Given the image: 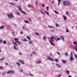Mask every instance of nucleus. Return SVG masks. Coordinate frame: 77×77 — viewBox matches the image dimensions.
<instances>
[{"mask_svg": "<svg viewBox=\"0 0 77 77\" xmlns=\"http://www.w3.org/2000/svg\"><path fill=\"white\" fill-rule=\"evenodd\" d=\"M14 40H15V42H17V44H19V45H20V44H21V42L18 41V39L17 38H15Z\"/></svg>", "mask_w": 77, "mask_h": 77, "instance_id": "6", "label": "nucleus"}, {"mask_svg": "<svg viewBox=\"0 0 77 77\" xmlns=\"http://www.w3.org/2000/svg\"><path fill=\"white\" fill-rule=\"evenodd\" d=\"M5 59V58L4 57H3L2 58L0 59V61H2L3 60Z\"/></svg>", "mask_w": 77, "mask_h": 77, "instance_id": "15", "label": "nucleus"}, {"mask_svg": "<svg viewBox=\"0 0 77 77\" xmlns=\"http://www.w3.org/2000/svg\"><path fill=\"white\" fill-rule=\"evenodd\" d=\"M19 11H20L21 12V11H22V9H21V6H19Z\"/></svg>", "mask_w": 77, "mask_h": 77, "instance_id": "14", "label": "nucleus"}, {"mask_svg": "<svg viewBox=\"0 0 77 77\" xmlns=\"http://www.w3.org/2000/svg\"><path fill=\"white\" fill-rule=\"evenodd\" d=\"M73 43L74 44V45H77V42H73Z\"/></svg>", "mask_w": 77, "mask_h": 77, "instance_id": "37", "label": "nucleus"}, {"mask_svg": "<svg viewBox=\"0 0 77 77\" xmlns=\"http://www.w3.org/2000/svg\"><path fill=\"white\" fill-rule=\"evenodd\" d=\"M5 27V26H2L0 27V29H3Z\"/></svg>", "mask_w": 77, "mask_h": 77, "instance_id": "22", "label": "nucleus"}, {"mask_svg": "<svg viewBox=\"0 0 77 77\" xmlns=\"http://www.w3.org/2000/svg\"><path fill=\"white\" fill-rule=\"evenodd\" d=\"M63 17L64 20V21H66V17L64 16V15H63Z\"/></svg>", "mask_w": 77, "mask_h": 77, "instance_id": "12", "label": "nucleus"}, {"mask_svg": "<svg viewBox=\"0 0 77 77\" xmlns=\"http://www.w3.org/2000/svg\"><path fill=\"white\" fill-rule=\"evenodd\" d=\"M66 72L67 75H69V72L68 70L66 71Z\"/></svg>", "mask_w": 77, "mask_h": 77, "instance_id": "24", "label": "nucleus"}, {"mask_svg": "<svg viewBox=\"0 0 77 77\" xmlns=\"http://www.w3.org/2000/svg\"><path fill=\"white\" fill-rule=\"evenodd\" d=\"M52 3L53 4H54V1H52Z\"/></svg>", "mask_w": 77, "mask_h": 77, "instance_id": "60", "label": "nucleus"}, {"mask_svg": "<svg viewBox=\"0 0 77 77\" xmlns=\"http://www.w3.org/2000/svg\"><path fill=\"white\" fill-rule=\"evenodd\" d=\"M70 56L72 57V56H72V52H71V54H70Z\"/></svg>", "mask_w": 77, "mask_h": 77, "instance_id": "40", "label": "nucleus"}, {"mask_svg": "<svg viewBox=\"0 0 77 77\" xmlns=\"http://www.w3.org/2000/svg\"><path fill=\"white\" fill-rule=\"evenodd\" d=\"M7 16H8V18H10V19H11L12 18H14V16H13L12 14H7Z\"/></svg>", "mask_w": 77, "mask_h": 77, "instance_id": "3", "label": "nucleus"}, {"mask_svg": "<svg viewBox=\"0 0 77 77\" xmlns=\"http://www.w3.org/2000/svg\"><path fill=\"white\" fill-rule=\"evenodd\" d=\"M35 5H36V6L38 5V2H37V1L35 2Z\"/></svg>", "mask_w": 77, "mask_h": 77, "instance_id": "50", "label": "nucleus"}, {"mask_svg": "<svg viewBox=\"0 0 77 77\" xmlns=\"http://www.w3.org/2000/svg\"><path fill=\"white\" fill-rule=\"evenodd\" d=\"M7 74H15V72H14V71H8L7 72Z\"/></svg>", "mask_w": 77, "mask_h": 77, "instance_id": "4", "label": "nucleus"}, {"mask_svg": "<svg viewBox=\"0 0 77 77\" xmlns=\"http://www.w3.org/2000/svg\"><path fill=\"white\" fill-rule=\"evenodd\" d=\"M22 14H24L25 15H26V13L23 11H21V12Z\"/></svg>", "mask_w": 77, "mask_h": 77, "instance_id": "27", "label": "nucleus"}, {"mask_svg": "<svg viewBox=\"0 0 77 77\" xmlns=\"http://www.w3.org/2000/svg\"><path fill=\"white\" fill-rule=\"evenodd\" d=\"M58 2V6H59L61 3V0H57Z\"/></svg>", "mask_w": 77, "mask_h": 77, "instance_id": "9", "label": "nucleus"}, {"mask_svg": "<svg viewBox=\"0 0 77 77\" xmlns=\"http://www.w3.org/2000/svg\"><path fill=\"white\" fill-rule=\"evenodd\" d=\"M54 12L55 14H59V12L57 11H56L55 10H54Z\"/></svg>", "mask_w": 77, "mask_h": 77, "instance_id": "25", "label": "nucleus"}, {"mask_svg": "<svg viewBox=\"0 0 77 77\" xmlns=\"http://www.w3.org/2000/svg\"><path fill=\"white\" fill-rule=\"evenodd\" d=\"M9 5H12L13 6H14V3L10 2L9 3Z\"/></svg>", "mask_w": 77, "mask_h": 77, "instance_id": "23", "label": "nucleus"}, {"mask_svg": "<svg viewBox=\"0 0 77 77\" xmlns=\"http://www.w3.org/2000/svg\"><path fill=\"white\" fill-rule=\"evenodd\" d=\"M13 25H14V26H16V25L15 24H14V23H13Z\"/></svg>", "mask_w": 77, "mask_h": 77, "instance_id": "63", "label": "nucleus"}, {"mask_svg": "<svg viewBox=\"0 0 77 77\" xmlns=\"http://www.w3.org/2000/svg\"><path fill=\"white\" fill-rule=\"evenodd\" d=\"M3 42V40L2 39H0V43H2Z\"/></svg>", "mask_w": 77, "mask_h": 77, "instance_id": "41", "label": "nucleus"}, {"mask_svg": "<svg viewBox=\"0 0 77 77\" xmlns=\"http://www.w3.org/2000/svg\"><path fill=\"white\" fill-rule=\"evenodd\" d=\"M57 54H59V55H60V53L59 52H57Z\"/></svg>", "mask_w": 77, "mask_h": 77, "instance_id": "58", "label": "nucleus"}, {"mask_svg": "<svg viewBox=\"0 0 77 77\" xmlns=\"http://www.w3.org/2000/svg\"><path fill=\"white\" fill-rule=\"evenodd\" d=\"M68 77H72V76H71L70 75H69Z\"/></svg>", "mask_w": 77, "mask_h": 77, "instance_id": "62", "label": "nucleus"}, {"mask_svg": "<svg viewBox=\"0 0 77 77\" xmlns=\"http://www.w3.org/2000/svg\"><path fill=\"white\" fill-rule=\"evenodd\" d=\"M55 62H58V60L57 59H55Z\"/></svg>", "mask_w": 77, "mask_h": 77, "instance_id": "47", "label": "nucleus"}, {"mask_svg": "<svg viewBox=\"0 0 77 77\" xmlns=\"http://www.w3.org/2000/svg\"><path fill=\"white\" fill-rule=\"evenodd\" d=\"M69 13V12L68 11H66V15H68Z\"/></svg>", "mask_w": 77, "mask_h": 77, "instance_id": "49", "label": "nucleus"}, {"mask_svg": "<svg viewBox=\"0 0 77 77\" xmlns=\"http://www.w3.org/2000/svg\"><path fill=\"white\" fill-rule=\"evenodd\" d=\"M55 65L57 66V67H59V68H60V67H61V66L57 63H56Z\"/></svg>", "mask_w": 77, "mask_h": 77, "instance_id": "8", "label": "nucleus"}, {"mask_svg": "<svg viewBox=\"0 0 77 77\" xmlns=\"http://www.w3.org/2000/svg\"><path fill=\"white\" fill-rule=\"evenodd\" d=\"M22 29H25V30H26V26H23V27H22Z\"/></svg>", "mask_w": 77, "mask_h": 77, "instance_id": "28", "label": "nucleus"}, {"mask_svg": "<svg viewBox=\"0 0 77 77\" xmlns=\"http://www.w3.org/2000/svg\"><path fill=\"white\" fill-rule=\"evenodd\" d=\"M14 50H17V47H16V46H14Z\"/></svg>", "mask_w": 77, "mask_h": 77, "instance_id": "30", "label": "nucleus"}, {"mask_svg": "<svg viewBox=\"0 0 77 77\" xmlns=\"http://www.w3.org/2000/svg\"><path fill=\"white\" fill-rule=\"evenodd\" d=\"M19 54L22 55V54H21V53L19 52Z\"/></svg>", "mask_w": 77, "mask_h": 77, "instance_id": "59", "label": "nucleus"}, {"mask_svg": "<svg viewBox=\"0 0 77 77\" xmlns=\"http://www.w3.org/2000/svg\"><path fill=\"white\" fill-rule=\"evenodd\" d=\"M46 9L48 11H49V7H48V6H47L46 7Z\"/></svg>", "mask_w": 77, "mask_h": 77, "instance_id": "33", "label": "nucleus"}, {"mask_svg": "<svg viewBox=\"0 0 77 77\" xmlns=\"http://www.w3.org/2000/svg\"><path fill=\"white\" fill-rule=\"evenodd\" d=\"M28 8H33V5H28Z\"/></svg>", "mask_w": 77, "mask_h": 77, "instance_id": "11", "label": "nucleus"}, {"mask_svg": "<svg viewBox=\"0 0 77 77\" xmlns=\"http://www.w3.org/2000/svg\"><path fill=\"white\" fill-rule=\"evenodd\" d=\"M20 72H23V70L22 69H20Z\"/></svg>", "mask_w": 77, "mask_h": 77, "instance_id": "45", "label": "nucleus"}, {"mask_svg": "<svg viewBox=\"0 0 77 77\" xmlns=\"http://www.w3.org/2000/svg\"><path fill=\"white\" fill-rule=\"evenodd\" d=\"M61 76V75L60 74H59V75H57V77H60Z\"/></svg>", "mask_w": 77, "mask_h": 77, "instance_id": "39", "label": "nucleus"}, {"mask_svg": "<svg viewBox=\"0 0 77 77\" xmlns=\"http://www.w3.org/2000/svg\"><path fill=\"white\" fill-rule=\"evenodd\" d=\"M50 39H51V42H54V39H55V41H56V42H57V41H58L60 40V38L58 37L57 38H56L54 37L53 36H52L50 38Z\"/></svg>", "mask_w": 77, "mask_h": 77, "instance_id": "1", "label": "nucleus"}, {"mask_svg": "<svg viewBox=\"0 0 77 77\" xmlns=\"http://www.w3.org/2000/svg\"><path fill=\"white\" fill-rule=\"evenodd\" d=\"M43 39H44V40H45V39H46V37L45 36L44 37Z\"/></svg>", "mask_w": 77, "mask_h": 77, "instance_id": "44", "label": "nucleus"}, {"mask_svg": "<svg viewBox=\"0 0 77 77\" xmlns=\"http://www.w3.org/2000/svg\"><path fill=\"white\" fill-rule=\"evenodd\" d=\"M47 59L48 60H51V61H52L53 62H54V59H53L51 57H47Z\"/></svg>", "mask_w": 77, "mask_h": 77, "instance_id": "5", "label": "nucleus"}, {"mask_svg": "<svg viewBox=\"0 0 77 77\" xmlns=\"http://www.w3.org/2000/svg\"><path fill=\"white\" fill-rule=\"evenodd\" d=\"M24 23H26L27 24H29V22L28 20H25L24 21Z\"/></svg>", "mask_w": 77, "mask_h": 77, "instance_id": "16", "label": "nucleus"}, {"mask_svg": "<svg viewBox=\"0 0 77 77\" xmlns=\"http://www.w3.org/2000/svg\"><path fill=\"white\" fill-rule=\"evenodd\" d=\"M17 14H18L19 16H20V13H19V12H18L17 11Z\"/></svg>", "mask_w": 77, "mask_h": 77, "instance_id": "38", "label": "nucleus"}, {"mask_svg": "<svg viewBox=\"0 0 77 77\" xmlns=\"http://www.w3.org/2000/svg\"><path fill=\"white\" fill-rule=\"evenodd\" d=\"M49 42L50 43V44L52 45H53V46H55V44H54V43L51 42V41H49Z\"/></svg>", "mask_w": 77, "mask_h": 77, "instance_id": "21", "label": "nucleus"}, {"mask_svg": "<svg viewBox=\"0 0 77 77\" xmlns=\"http://www.w3.org/2000/svg\"><path fill=\"white\" fill-rule=\"evenodd\" d=\"M66 32H69V30H68L66 29Z\"/></svg>", "mask_w": 77, "mask_h": 77, "instance_id": "51", "label": "nucleus"}, {"mask_svg": "<svg viewBox=\"0 0 77 77\" xmlns=\"http://www.w3.org/2000/svg\"><path fill=\"white\" fill-rule=\"evenodd\" d=\"M63 3L65 6H70V5H71V3H70V2L67 1L63 2Z\"/></svg>", "mask_w": 77, "mask_h": 77, "instance_id": "2", "label": "nucleus"}, {"mask_svg": "<svg viewBox=\"0 0 77 77\" xmlns=\"http://www.w3.org/2000/svg\"><path fill=\"white\" fill-rule=\"evenodd\" d=\"M15 1V2H18V0H14Z\"/></svg>", "mask_w": 77, "mask_h": 77, "instance_id": "61", "label": "nucleus"}, {"mask_svg": "<svg viewBox=\"0 0 77 77\" xmlns=\"http://www.w3.org/2000/svg\"><path fill=\"white\" fill-rule=\"evenodd\" d=\"M35 34L36 35H37V36H38L39 35V34L38 33H35Z\"/></svg>", "mask_w": 77, "mask_h": 77, "instance_id": "52", "label": "nucleus"}, {"mask_svg": "<svg viewBox=\"0 0 77 77\" xmlns=\"http://www.w3.org/2000/svg\"><path fill=\"white\" fill-rule=\"evenodd\" d=\"M5 64L6 65H8V63H5Z\"/></svg>", "mask_w": 77, "mask_h": 77, "instance_id": "57", "label": "nucleus"}, {"mask_svg": "<svg viewBox=\"0 0 77 77\" xmlns=\"http://www.w3.org/2000/svg\"><path fill=\"white\" fill-rule=\"evenodd\" d=\"M20 34H21V35H23V32H22V31H21L20 32Z\"/></svg>", "mask_w": 77, "mask_h": 77, "instance_id": "46", "label": "nucleus"}, {"mask_svg": "<svg viewBox=\"0 0 77 77\" xmlns=\"http://www.w3.org/2000/svg\"><path fill=\"white\" fill-rule=\"evenodd\" d=\"M27 38L29 39V40H30V37H29L28 36H27L26 37Z\"/></svg>", "mask_w": 77, "mask_h": 77, "instance_id": "31", "label": "nucleus"}, {"mask_svg": "<svg viewBox=\"0 0 77 77\" xmlns=\"http://www.w3.org/2000/svg\"><path fill=\"white\" fill-rule=\"evenodd\" d=\"M62 62H63V63L64 64H65L66 63V61L64 60H62Z\"/></svg>", "mask_w": 77, "mask_h": 77, "instance_id": "18", "label": "nucleus"}, {"mask_svg": "<svg viewBox=\"0 0 77 77\" xmlns=\"http://www.w3.org/2000/svg\"><path fill=\"white\" fill-rule=\"evenodd\" d=\"M13 44H14V45H15V46H17V43L15 42L13 43Z\"/></svg>", "mask_w": 77, "mask_h": 77, "instance_id": "35", "label": "nucleus"}, {"mask_svg": "<svg viewBox=\"0 0 77 77\" xmlns=\"http://www.w3.org/2000/svg\"><path fill=\"white\" fill-rule=\"evenodd\" d=\"M29 75H30L31 76H33V75L32 74H30Z\"/></svg>", "mask_w": 77, "mask_h": 77, "instance_id": "53", "label": "nucleus"}, {"mask_svg": "<svg viewBox=\"0 0 77 77\" xmlns=\"http://www.w3.org/2000/svg\"><path fill=\"white\" fill-rule=\"evenodd\" d=\"M74 48L75 50L77 52V45H75L74 47Z\"/></svg>", "mask_w": 77, "mask_h": 77, "instance_id": "10", "label": "nucleus"}, {"mask_svg": "<svg viewBox=\"0 0 77 77\" xmlns=\"http://www.w3.org/2000/svg\"><path fill=\"white\" fill-rule=\"evenodd\" d=\"M55 26L56 27H60V25H58L57 23L55 24Z\"/></svg>", "mask_w": 77, "mask_h": 77, "instance_id": "19", "label": "nucleus"}, {"mask_svg": "<svg viewBox=\"0 0 77 77\" xmlns=\"http://www.w3.org/2000/svg\"><path fill=\"white\" fill-rule=\"evenodd\" d=\"M16 64L18 66H20V64L18 62H16Z\"/></svg>", "mask_w": 77, "mask_h": 77, "instance_id": "26", "label": "nucleus"}, {"mask_svg": "<svg viewBox=\"0 0 77 77\" xmlns=\"http://www.w3.org/2000/svg\"><path fill=\"white\" fill-rule=\"evenodd\" d=\"M42 6L43 7V8H44V7L45 6V5H44L43 4L42 5Z\"/></svg>", "mask_w": 77, "mask_h": 77, "instance_id": "56", "label": "nucleus"}, {"mask_svg": "<svg viewBox=\"0 0 77 77\" xmlns=\"http://www.w3.org/2000/svg\"><path fill=\"white\" fill-rule=\"evenodd\" d=\"M32 41H29V44H32Z\"/></svg>", "mask_w": 77, "mask_h": 77, "instance_id": "29", "label": "nucleus"}, {"mask_svg": "<svg viewBox=\"0 0 77 77\" xmlns=\"http://www.w3.org/2000/svg\"><path fill=\"white\" fill-rule=\"evenodd\" d=\"M29 21H31L32 20H31V19H29Z\"/></svg>", "mask_w": 77, "mask_h": 77, "instance_id": "64", "label": "nucleus"}, {"mask_svg": "<svg viewBox=\"0 0 77 77\" xmlns=\"http://www.w3.org/2000/svg\"><path fill=\"white\" fill-rule=\"evenodd\" d=\"M45 12L48 15H49V14L47 11H45Z\"/></svg>", "mask_w": 77, "mask_h": 77, "instance_id": "32", "label": "nucleus"}, {"mask_svg": "<svg viewBox=\"0 0 77 77\" xmlns=\"http://www.w3.org/2000/svg\"><path fill=\"white\" fill-rule=\"evenodd\" d=\"M65 55L66 56H68V53H66L65 54Z\"/></svg>", "mask_w": 77, "mask_h": 77, "instance_id": "34", "label": "nucleus"}, {"mask_svg": "<svg viewBox=\"0 0 77 77\" xmlns=\"http://www.w3.org/2000/svg\"><path fill=\"white\" fill-rule=\"evenodd\" d=\"M23 41H27V39H25L23 40Z\"/></svg>", "mask_w": 77, "mask_h": 77, "instance_id": "54", "label": "nucleus"}, {"mask_svg": "<svg viewBox=\"0 0 77 77\" xmlns=\"http://www.w3.org/2000/svg\"><path fill=\"white\" fill-rule=\"evenodd\" d=\"M48 27L50 28H53V26H48Z\"/></svg>", "mask_w": 77, "mask_h": 77, "instance_id": "42", "label": "nucleus"}, {"mask_svg": "<svg viewBox=\"0 0 77 77\" xmlns=\"http://www.w3.org/2000/svg\"><path fill=\"white\" fill-rule=\"evenodd\" d=\"M36 63L38 64L41 63V61H36Z\"/></svg>", "mask_w": 77, "mask_h": 77, "instance_id": "20", "label": "nucleus"}, {"mask_svg": "<svg viewBox=\"0 0 77 77\" xmlns=\"http://www.w3.org/2000/svg\"><path fill=\"white\" fill-rule=\"evenodd\" d=\"M61 37L62 40H63V41H65V39H64V37L63 36H60Z\"/></svg>", "mask_w": 77, "mask_h": 77, "instance_id": "17", "label": "nucleus"}, {"mask_svg": "<svg viewBox=\"0 0 77 77\" xmlns=\"http://www.w3.org/2000/svg\"><path fill=\"white\" fill-rule=\"evenodd\" d=\"M3 43L4 44H6V41H4Z\"/></svg>", "mask_w": 77, "mask_h": 77, "instance_id": "36", "label": "nucleus"}, {"mask_svg": "<svg viewBox=\"0 0 77 77\" xmlns=\"http://www.w3.org/2000/svg\"><path fill=\"white\" fill-rule=\"evenodd\" d=\"M12 34L13 35V36H14V34H15V33L14 32H12Z\"/></svg>", "mask_w": 77, "mask_h": 77, "instance_id": "55", "label": "nucleus"}, {"mask_svg": "<svg viewBox=\"0 0 77 77\" xmlns=\"http://www.w3.org/2000/svg\"><path fill=\"white\" fill-rule=\"evenodd\" d=\"M3 68V67L2 66H1L0 67V69H2Z\"/></svg>", "mask_w": 77, "mask_h": 77, "instance_id": "48", "label": "nucleus"}, {"mask_svg": "<svg viewBox=\"0 0 77 77\" xmlns=\"http://www.w3.org/2000/svg\"><path fill=\"white\" fill-rule=\"evenodd\" d=\"M40 12H41V14H42V15H43L44 14H45V13H43L42 12V11H41Z\"/></svg>", "mask_w": 77, "mask_h": 77, "instance_id": "43", "label": "nucleus"}, {"mask_svg": "<svg viewBox=\"0 0 77 77\" xmlns=\"http://www.w3.org/2000/svg\"><path fill=\"white\" fill-rule=\"evenodd\" d=\"M19 62H20V63L22 64H24L25 63H24V62L23 61L21 60H19Z\"/></svg>", "mask_w": 77, "mask_h": 77, "instance_id": "7", "label": "nucleus"}, {"mask_svg": "<svg viewBox=\"0 0 77 77\" xmlns=\"http://www.w3.org/2000/svg\"><path fill=\"white\" fill-rule=\"evenodd\" d=\"M74 58H73V56L71 57L70 58V60L71 61H72L73 60V59Z\"/></svg>", "mask_w": 77, "mask_h": 77, "instance_id": "13", "label": "nucleus"}]
</instances>
